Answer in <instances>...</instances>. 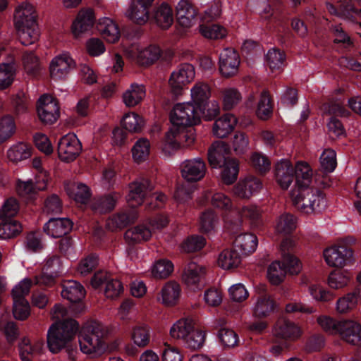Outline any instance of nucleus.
Returning a JSON list of instances; mask_svg holds the SVG:
<instances>
[{
    "label": "nucleus",
    "mask_w": 361,
    "mask_h": 361,
    "mask_svg": "<svg viewBox=\"0 0 361 361\" xmlns=\"http://www.w3.org/2000/svg\"><path fill=\"white\" fill-rule=\"evenodd\" d=\"M324 113L335 118L338 116L347 117L349 111L343 105L336 102H329L324 103L322 106Z\"/></svg>",
    "instance_id": "62"
},
{
    "label": "nucleus",
    "mask_w": 361,
    "mask_h": 361,
    "mask_svg": "<svg viewBox=\"0 0 361 361\" xmlns=\"http://www.w3.org/2000/svg\"><path fill=\"white\" fill-rule=\"evenodd\" d=\"M212 204L225 212H231L233 204L231 198L222 192H216L212 197Z\"/></svg>",
    "instance_id": "61"
},
{
    "label": "nucleus",
    "mask_w": 361,
    "mask_h": 361,
    "mask_svg": "<svg viewBox=\"0 0 361 361\" xmlns=\"http://www.w3.org/2000/svg\"><path fill=\"white\" fill-rule=\"evenodd\" d=\"M273 100L269 92L264 90L260 95L256 114L262 120L269 118L273 114Z\"/></svg>",
    "instance_id": "42"
},
{
    "label": "nucleus",
    "mask_w": 361,
    "mask_h": 361,
    "mask_svg": "<svg viewBox=\"0 0 361 361\" xmlns=\"http://www.w3.org/2000/svg\"><path fill=\"white\" fill-rule=\"evenodd\" d=\"M205 274V269L195 262L189 263L184 269L182 276L185 283L190 286L193 290L200 289L202 283L201 280Z\"/></svg>",
    "instance_id": "29"
},
{
    "label": "nucleus",
    "mask_w": 361,
    "mask_h": 361,
    "mask_svg": "<svg viewBox=\"0 0 361 361\" xmlns=\"http://www.w3.org/2000/svg\"><path fill=\"white\" fill-rule=\"evenodd\" d=\"M184 183L178 185L174 192V198L179 203H185L192 197V193L196 189L195 184Z\"/></svg>",
    "instance_id": "59"
},
{
    "label": "nucleus",
    "mask_w": 361,
    "mask_h": 361,
    "mask_svg": "<svg viewBox=\"0 0 361 361\" xmlns=\"http://www.w3.org/2000/svg\"><path fill=\"white\" fill-rule=\"evenodd\" d=\"M132 156L137 163H142L147 160L150 152V142L147 138H140L134 144L132 149Z\"/></svg>",
    "instance_id": "43"
},
{
    "label": "nucleus",
    "mask_w": 361,
    "mask_h": 361,
    "mask_svg": "<svg viewBox=\"0 0 361 361\" xmlns=\"http://www.w3.org/2000/svg\"><path fill=\"white\" fill-rule=\"evenodd\" d=\"M324 257L329 266L341 268L353 263L354 252L346 245L328 247L324 250Z\"/></svg>",
    "instance_id": "13"
},
{
    "label": "nucleus",
    "mask_w": 361,
    "mask_h": 361,
    "mask_svg": "<svg viewBox=\"0 0 361 361\" xmlns=\"http://www.w3.org/2000/svg\"><path fill=\"white\" fill-rule=\"evenodd\" d=\"M287 243V240H284L280 245L281 260L274 261L268 268L267 274L272 283L279 284L287 274L296 275L301 270L299 259L286 250Z\"/></svg>",
    "instance_id": "7"
},
{
    "label": "nucleus",
    "mask_w": 361,
    "mask_h": 361,
    "mask_svg": "<svg viewBox=\"0 0 361 361\" xmlns=\"http://www.w3.org/2000/svg\"><path fill=\"white\" fill-rule=\"evenodd\" d=\"M171 337L180 338L184 345L192 350L201 348L205 341L206 332L201 329H195L188 319L178 320L170 330Z\"/></svg>",
    "instance_id": "10"
},
{
    "label": "nucleus",
    "mask_w": 361,
    "mask_h": 361,
    "mask_svg": "<svg viewBox=\"0 0 361 361\" xmlns=\"http://www.w3.org/2000/svg\"><path fill=\"white\" fill-rule=\"evenodd\" d=\"M276 181L283 190H287L295 180L298 194L293 199L295 208L304 214L318 213L326 207L325 194L320 190L310 188L312 171L307 164L298 163L295 166L286 159H281L274 165Z\"/></svg>",
    "instance_id": "2"
},
{
    "label": "nucleus",
    "mask_w": 361,
    "mask_h": 361,
    "mask_svg": "<svg viewBox=\"0 0 361 361\" xmlns=\"http://www.w3.org/2000/svg\"><path fill=\"white\" fill-rule=\"evenodd\" d=\"M14 24L20 42L27 46L34 44L39 37L38 25L33 6L23 3L15 11Z\"/></svg>",
    "instance_id": "4"
},
{
    "label": "nucleus",
    "mask_w": 361,
    "mask_h": 361,
    "mask_svg": "<svg viewBox=\"0 0 361 361\" xmlns=\"http://www.w3.org/2000/svg\"><path fill=\"white\" fill-rule=\"evenodd\" d=\"M61 272L60 257L57 255H52L47 259L42 273L35 276V284L50 287L54 283L55 278Z\"/></svg>",
    "instance_id": "19"
},
{
    "label": "nucleus",
    "mask_w": 361,
    "mask_h": 361,
    "mask_svg": "<svg viewBox=\"0 0 361 361\" xmlns=\"http://www.w3.org/2000/svg\"><path fill=\"white\" fill-rule=\"evenodd\" d=\"M201 34L211 39H223L226 36L227 31L224 27L214 23H207L200 25Z\"/></svg>",
    "instance_id": "44"
},
{
    "label": "nucleus",
    "mask_w": 361,
    "mask_h": 361,
    "mask_svg": "<svg viewBox=\"0 0 361 361\" xmlns=\"http://www.w3.org/2000/svg\"><path fill=\"white\" fill-rule=\"evenodd\" d=\"M18 203L13 197L7 199L0 209V239L8 240L18 235L21 224L13 217L18 213Z\"/></svg>",
    "instance_id": "9"
},
{
    "label": "nucleus",
    "mask_w": 361,
    "mask_h": 361,
    "mask_svg": "<svg viewBox=\"0 0 361 361\" xmlns=\"http://www.w3.org/2000/svg\"><path fill=\"white\" fill-rule=\"evenodd\" d=\"M180 294V288L176 282L167 283L161 289V299L163 303L173 305L176 303Z\"/></svg>",
    "instance_id": "48"
},
{
    "label": "nucleus",
    "mask_w": 361,
    "mask_h": 361,
    "mask_svg": "<svg viewBox=\"0 0 361 361\" xmlns=\"http://www.w3.org/2000/svg\"><path fill=\"white\" fill-rule=\"evenodd\" d=\"M154 20L162 29H168L173 24L174 14L172 7L166 2L154 7L152 11H149V18Z\"/></svg>",
    "instance_id": "26"
},
{
    "label": "nucleus",
    "mask_w": 361,
    "mask_h": 361,
    "mask_svg": "<svg viewBox=\"0 0 361 361\" xmlns=\"http://www.w3.org/2000/svg\"><path fill=\"white\" fill-rule=\"evenodd\" d=\"M73 226L68 218H51L44 226V231L49 236L59 238L68 235Z\"/></svg>",
    "instance_id": "25"
},
{
    "label": "nucleus",
    "mask_w": 361,
    "mask_h": 361,
    "mask_svg": "<svg viewBox=\"0 0 361 361\" xmlns=\"http://www.w3.org/2000/svg\"><path fill=\"white\" fill-rule=\"evenodd\" d=\"M98 264V257L95 255H90L81 260L78 267V271L85 276L91 273Z\"/></svg>",
    "instance_id": "64"
},
{
    "label": "nucleus",
    "mask_w": 361,
    "mask_h": 361,
    "mask_svg": "<svg viewBox=\"0 0 361 361\" xmlns=\"http://www.w3.org/2000/svg\"><path fill=\"white\" fill-rule=\"evenodd\" d=\"M104 333L102 327L93 324L88 327L87 332L79 338L80 350L83 353L99 355L106 349V343L103 339Z\"/></svg>",
    "instance_id": "11"
},
{
    "label": "nucleus",
    "mask_w": 361,
    "mask_h": 361,
    "mask_svg": "<svg viewBox=\"0 0 361 361\" xmlns=\"http://www.w3.org/2000/svg\"><path fill=\"white\" fill-rule=\"evenodd\" d=\"M120 194L116 192L94 197L91 201L92 210L98 214L111 212L115 207Z\"/></svg>",
    "instance_id": "30"
},
{
    "label": "nucleus",
    "mask_w": 361,
    "mask_h": 361,
    "mask_svg": "<svg viewBox=\"0 0 361 361\" xmlns=\"http://www.w3.org/2000/svg\"><path fill=\"white\" fill-rule=\"evenodd\" d=\"M91 285L95 289H104L105 295L110 298L119 296L123 290L119 280L110 279L106 273L102 271L94 273L91 279Z\"/></svg>",
    "instance_id": "17"
},
{
    "label": "nucleus",
    "mask_w": 361,
    "mask_h": 361,
    "mask_svg": "<svg viewBox=\"0 0 361 361\" xmlns=\"http://www.w3.org/2000/svg\"><path fill=\"white\" fill-rule=\"evenodd\" d=\"M152 236L149 228L143 225H138L128 229L124 234V239L128 244L126 252L129 255L136 253L135 245L148 240Z\"/></svg>",
    "instance_id": "22"
},
{
    "label": "nucleus",
    "mask_w": 361,
    "mask_h": 361,
    "mask_svg": "<svg viewBox=\"0 0 361 361\" xmlns=\"http://www.w3.org/2000/svg\"><path fill=\"white\" fill-rule=\"evenodd\" d=\"M95 23V15L92 9H81L73 22L72 32L75 37H78L80 34L90 31Z\"/></svg>",
    "instance_id": "24"
},
{
    "label": "nucleus",
    "mask_w": 361,
    "mask_h": 361,
    "mask_svg": "<svg viewBox=\"0 0 361 361\" xmlns=\"http://www.w3.org/2000/svg\"><path fill=\"white\" fill-rule=\"evenodd\" d=\"M318 324L327 333L339 334L346 342L361 348V325L356 322L337 321L328 316H320Z\"/></svg>",
    "instance_id": "6"
},
{
    "label": "nucleus",
    "mask_w": 361,
    "mask_h": 361,
    "mask_svg": "<svg viewBox=\"0 0 361 361\" xmlns=\"http://www.w3.org/2000/svg\"><path fill=\"white\" fill-rule=\"evenodd\" d=\"M329 30L333 37V42L337 49L341 51H349L353 46L354 42L343 28L341 24H331Z\"/></svg>",
    "instance_id": "34"
},
{
    "label": "nucleus",
    "mask_w": 361,
    "mask_h": 361,
    "mask_svg": "<svg viewBox=\"0 0 361 361\" xmlns=\"http://www.w3.org/2000/svg\"><path fill=\"white\" fill-rule=\"evenodd\" d=\"M154 0H133L127 11L128 17L137 25H143L149 18V7Z\"/></svg>",
    "instance_id": "28"
},
{
    "label": "nucleus",
    "mask_w": 361,
    "mask_h": 361,
    "mask_svg": "<svg viewBox=\"0 0 361 361\" xmlns=\"http://www.w3.org/2000/svg\"><path fill=\"white\" fill-rule=\"evenodd\" d=\"M205 238L201 235H193L188 236L181 244L183 251L190 253L202 250L205 245Z\"/></svg>",
    "instance_id": "54"
},
{
    "label": "nucleus",
    "mask_w": 361,
    "mask_h": 361,
    "mask_svg": "<svg viewBox=\"0 0 361 361\" xmlns=\"http://www.w3.org/2000/svg\"><path fill=\"white\" fill-rule=\"evenodd\" d=\"M32 147L30 145L19 142L11 147L7 152L8 158L13 162L20 161L31 157Z\"/></svg>",
    "instance_id": "46"
},
{
    "label": "nucleus",
    "mask_w": 361,
    "mask_h": 361,
    "mask_svg": "<svg viewBox=\"0 0 361 361\" xmlns=\"http://www.w3.org/2000/svg\"><path fill=\"white\" fill-rule=\"evenodd\" d=\"M37 113L40 121L51 125L57 121L60 111L57 101L52 97L44 94L37 102Z\"/></svg>",
    "instance_id": "15"
},
{
    "label": "nucleus",
    "mask_w": 361,
    "mask_h": 361,
    "mask_svg": "<svg viewBox=\"0 0 361 361\" xmlns=\"http://www.w3.org/2000/svg\"><path fill=\"white\" fill-rule=\"evenodd\" d=\"M296 228L295 217L289 214L284 213L281 214L276 223V230L278 233L283 235L290 234Z\"/></svg>",
    "instance_id": "51"
},
{
    "label": "nucleus",
    "mask_w": 361,
    "mask_h": 361,
    "mask_svg": "<svg viewBox=\"0 0 361 361\" xmlns=\"http://www.w3.org/2000/svg\"><path fill=\"white\" fill-rule=\"evenodd\" d=\"M237 123L236 117L231 114H226L215 120L213 126V133L218 137L224 138L235 128Z\"/></svg>",
    "instance_id": "36"
},
{
    "label": "nucleus",
    "mask_w": 361,
    "mask_h": 361,
    "mask_svg": "<svg viewBox=\"0 0 361 361\" xmlns=\"http://www.w3.org/2000/svg\"><path fill=\"white\" fill-rule=\"evenodd\" d=\"M195 77V69L190 63H183L172 72L169 84L172 93L180 95L184 87L192 81Z\"/></svg>",
    "instance_id": "14"
},
{
    "label": "nucleus",
    "mask_w": 361,
    "mask_h": 361,
    "mask_svg": "<svg viewBox=\"0 0 361 361\" xmlns=\"http://www.w3.org/2000/svg\"><path fill=\"white\" fill-rule=\"evenodd\" d=\"M240 252L234 247L224 250L219 255L218 264L224 269H231L238 267L241 262Z\"/></svg>",
    "instance_id": "39"
},
{
    "label": "nucleus",
    "mask_w": 361,
    "mask_h": 361,
    "mask_svg": "<svg viewBox=\"0 0 361 361\" xmlns=\"http://www.w3.org/2000/svg\"><path fill=\"white\" fill-rule=\"evenodd\" d=\"M210 87L205 83H197L191 90L192 102L177 104L170 113L172 127L166 133L165 142L171 149L189 147L195 141V130L192 127L200 123L201 118L212 121L220 113L216 101L209 102Z\"/></svg>",
    "instance_id": "1"
},
{
    "label": "nucleus",
    "mask_w": 361,
    "mask_h": 361,
    "mask_svg": "<svg viewBox=\"0 0 361 361\" xmlns=\"http://www.w3.org/2000/svg\"><path fill=\"white\" fill-rule=\"evenodd\" d=\"M276 336L283 338L295 340L300 336V329L295 323L285 318H279L275 325Z\"/></svg>",
    "instance_id": "37"
},
{
    "label": "nucleus",
    "mask_w": 361,
    "mask_h": 361,
    "mask_svg": "<svg viewBox=\"0 0 361 361\" xmlns=\"http://www.w3.org/2000/svg\"><path fill=\"white\" fill-rule=\"evenodd\" d=\"M257 238L249 233L238 234L233 240V247L238 250L240 256L248 255L255 251L257 246Z\"/></svg>",
    "instance_id": "35"
},
{
    "label": "nucleus",
    "mask_w": 361,
    "mask_h": 361,
    "mask_svg": "<svg viewBox=\"0 0 361 361\" xmlns=\"http://www.w3.org/2000/svg\"><path fill=\"white\" fill-rule=\"evenodd\" d=\"M82 145L74 133H68L63 136L58 143V154L59 159L66 162L74 161L80 154Z\"/></svg>",
    "instance_id": "18"
},
{
    "label": "nucleus",
    "mask_w": 361,
    "mask_h": 361,
    "mask_svg": "<svg viewBox=\"0 0 361 361\" xmlns=\"http://www.w3.org/2000/svg\"><path fill=\"white\" fill-rule=\"evenodd\" d=\"M218 216L214 212L207 210L200 216V231L204 233H209L214 231Z\"/></svg>",
    "instance_id": "57"
},
{
    "label": "nucleus",
    "mask_w": 361,
    "mask_h": 361,
    "mask_svg": "<svg viewBox=\"0 0 361 361\" xmlns=\"http://www.w3.org/2000/svg\"><path fill=\"white\" fill-rule=\"evenodd\" d=\"M16 126L12 116H5L0 119V144L9 138L15 132Z\"/></svg>",
    "instance_id": "58"
},
{
    "label": "nucleus",
    "mask_w": 361,
    "mask_h": 361,
    "mask_svg": "<svg viewBox=\"0 0 361 361\" xmlns=\"http://www.w3.org/2000/svg\"><path fill=\"white\" fill-rule=\"evenodd\" d=\"M137 217V212L135 209L118 212L109 220L108 225L112 224L114 229H121L133 224Z\"/></svg>",
    "instance_id": "40"
},
{
    "label": "nucleus",
    "mask_w": 361,
    "mask_h": 361,
    "mask_svg": "<svg viewBox=\"0 0 361 361\" xmlns=\"http://www.w3.org/2000/svg\"><path fill=\"white\" fill-rule=\"evenodd\" d=\"M129 189L127 201L133 208L147 202L149 209H158L166 200V196L163 193H152L154 186L147 178H142L134 181L130 185Z\"/></svg>",
    "instance_id": "5"
},
{
    "label": "nucleus",
    "mask_w": 361,
    "mask_h": 361,
    "mask_svg": "<svg viewBox=\"0 0 361 361\" xmlns=\"http://www.w3.org/2000/svg\"><path fill=\"white\" fill-rule=\"evenodd\" d=\"M309 291L314 300L321 302H329L335 298L333 291L318 284L311 285L309 287Z\"/></svg>",
    "instance_id": "53"
},
{
    "label": "nucleus",
    "mask_w": 361,
    "mask_h": 361,
    "mask_svg": "<svg viewBox=\"0 0 361 361\" xmlns=\"http://www.w3.org/2000/svg\"><path fill=\"white\" fill-rule=\"evenodd\" d=\"M61 288V296L72 303L82 301L86 294L84 286L76 281H64Z\"/></svg>",
    "instance_id": "32"
},
{
    "label": "nucleus",
    "mask_w": 361,
    "mask_h": 361,
    "mask_svg": "<svg viewBox=\"0 0 361 361\" xmlns=\"http://www.w3.org/2000/svg\"><path fill=\"white\" fill-rule=\"evenodd\" d=\"M218 337L221 345L225 348H233L239 342L238 335L233 330L228 328L219 329Z\"/></svg>",
    "instance_id": "56"
},
{
    "label": "nucleus",
    "mask_w": 361,
    "mask_h": 361,
    "mask_svg": "<svg viewBox=\"0 0 361 361\" xmlns=\"http://www.w3.org/2000/svg\"><path fill=\"white\" fill-rule=\"evenodd\" d=\"M75 66V61L68 54H63L51 61L49 66L50 75L54 80L63 79Z\"/></svg>",
    "instance_id": "23"
},
{
    "label": "nucleus",
    "mask_w": 361,
    "mask_h": 361,
    "mask_svg": "<svg viewBox=\"0 0 361 361\" xmlns=\"http://www.w3.org/2000/svg\"><path fill=\"white\" fill-rule=\"evenodd\" d=\"M251 163L255 171L262 175L265 174L271 169L270 160L262 152L253 153L251 157Z\"/></svg>",
    "instance_id": "55"
},
{
    "label": "nucleus",
    "mask_w": 361,
    "mask_h": 361,
    "mask_svg": "<svg viewBox=\"0 0 361 361\" xmlns=\"http://www.w3.org/2000/svg\"><path fill=\"white\" fill-rule=\"evenodd\" d=\"M96 27L107 42L115 43L119 39V27L112 19L106 17L99 19Z\"/></svg>",
    "instance_id": "33"
},
{
    "label": "nucleus",
    "mask_w": 361,
    "mask_h": 361,
    "mask_svg": "<svg viewBox=\"0 0 361 361\" xmlns=\"http://www.w3.org/2000/svg\"><path fill=\"white\" fill-rule=\"evenodd\" d=\"M361 297V288L359 287L357 290L352 293H348L343 298L337 300V310L341 313H344L348 310L354 307L357 303L358 299Z\"/></svg>",
    "instance_id": "49"
},
{
    "label": "nucleus",
    "mask_w": 361,
    "mask_h": 361,
    "mask_svg": "<svg viewBox=\"0 0 361 361\" xmlns=\"http://www.w3.org/2000/svg\"><path fill=\"white\" fill-rule=\"evenodd\" d=\"M42 343H32L28 338H23L19 343V353L22 361H33L42 350Z\"/></svg>",
    "instance_id": "38"
},
{
    "label": "nucleus",
    "mask_w": 361,
    "mask_h": 361,
    "mask_svg": "<svg viewBox=\"0 0 361 361\" xmlns=\"http://www.w3.org/2000/svg\"><path fill=\"white\" fill-rule=\"evenodd\" d=\"M131 338L137 346L146 347L150 341L149 328L146 325L135 326L132 330Z\"/></svg>",
    "instance_id": "52"
},
{
    "label": "nucleus",
    "mask_w": 361,
    "mask_h": 361,
    "mask_svg": "<svg viewBox=\"0 0 361 361\" xmlns=\"http://www.w3.org/2000/svg\"><path fill=\"white\" fill-rule=\"evenodd\" d=\"M262 182L255 177H247L240 180L234 187L233 192L239 198L249 199L262 188Z\"/></svg>",
    "instance_id": "31"
},
{
    "label": "nucleus",
    "mask_w": 361,
    "mask_h": 361,
    "mask_svg": "<svg viewBox=\"0 0 361 361\" xmlns=\"http://www.w3.org/2000/svg\"><path fill=\"white\" fill-rule=\"evenodd\" d=\"M230 149L224 142H216L209 147L208 161L213 168H221V180L226 185L233 184L238 178L239 162L229 157Z\"/></svg>",
    "instance_id": "3"
},
{
    "label": "nucleus",
    "mask_w": 361,
    "mask_h": 361,
    "mask_svg": "<svg viewBox=\"0 0 361 361\" xmlns=\"http://www.w3.org/2000/svg\"><path fill=\"white\" fill-rule=\"evenodd\" d=\"M173 270V264L167 259L158 261L153 267L152 273L156 278L165 279L168 277Z\"/></svg>",
    "instance_id": "60"
},
{
    "label": "nucleus",
    "mask_w": 361,
    "mask_h": 361,
    "mask_svg": "<svg viewBox=\"0 0 361 361\" xmlns=\"http://www.w3.org/2000/svg\"><path fill=\"white\" fill-rule=\"evenodd\" d=\"M145 97V89L142 85L132 84L123 94V101L128 107H133Z\"/></svg>",
    "instance_id": "41"
},
{
    "label": "nucleus",
    "mask_w": 361,
    "mask_h": 361,
    "mask_svg": "<svg viewBox=\"0 0 361 361\" xmlns=\"http://www.w3.org/2000/svg\"><path fill=\"white\" fill-rule=\"evenodd\" d=\"M177 23L183 27H190L197 19V12L194 6L187 0H181L176 6Z\"/></svg>",
    "instance_id": "27"
},
{
    "label": "nucleus",
    "mask_w": 361,
    "mask_h": 361,
    "mask_svg": "<svg viewBox=\"0 0 361 361\" xmlns=\"http://www.w3.org/2000/svg\"><path fill=\"white\" fill-rule=\"evenodd\" d=\"M32 285V280L25 278L12 290L13 314L14 317L18 320H25L30 315V307L25 296L29 294Z\"/></svg>",
    "instance_id": "12"
},
{
    "label": "nucleus",
    "mask_w": 361,
    "mask_h": 361,
    "mask_svg": "<svg viewBox=\"0 0 361 361\" xmlns=\"http://www.w3.org/2000/svg\"><path fill=\"white\" fill-rule=\"evenodd\" d=\"M122 127L130 133L140 132L144 126L143 118L135 113L125 114L121 121Z\"/></svg>",
    "instance_id": "50"
},
{
    "label": "nucleus",
    "mask_w": 361,
    "mask_h": 361,
    "mask_svg": "<svg viewBox=\"0 0 361 361\" xmlns=\"http://www.w3.org/2000/svg\"><path fill=\"white\" fill-rule=\"evenodd\" d=\"M276 307V302L266 293L261 295L256 304L254 313L256 317H265L272 312Z\"/></svg>",
    "instance_id": "45"
},
{
    "label": "nucleus",
    "mask_w": 361,
    "mask_h": 361,
    "mask_svg": "<svg viewBox=\"0 0 361 361\" xmlns=\"http://www.w3.org/2000/svg\"><path fill=\"white\" fill-rule=\"evenodd\" d=\"M286 54L278 48L269 49L265 56V59L269 68L272 71L283 68L286 63Z\"/></svg>",
    "instance_id": "47"
},
{
    "label": "nucleus",
    "mask_w": 361,
    "mask_h": 361,
    "mask_svg": "<svg viewBox=\"0 0 361 361\" xmlns=\"http://www.w3.org/2000/svg\"><path fill=\"white\" fill-rule=\"evenodd\" d=\"M338 6L327 4L328 11L342 19L358 25L361 29V8H357L353 0H338Z\"/></svg>",
    "instance_id": "16"
},
{
    "label": "nucleus",
    "mask_w": 361,
    "mask_h": 361,
    "mask_svg": "<svg viewBox=\"0 0 361 361\" xmlns=\"http://www.w3.org/2000/svg\"><path fill=\"white\" fill-rule=\"evenodd\" d=\"M79 330L78 322L67 319L59 324H53L47 332V345L51 352L57 353L66 348Z\"/></svg>",
    "instance_id": "8"
},
{
    "label": "nucleus",
    "mask_w": 361,
    "mask_h": 361,
    "mask_svg": "<svg viewBox=\"0 0 361 361\" xmlns=\"http://www.w3.org/2000/svg\"><path fill=\"white\" fill-rule=\"evenodd\" d=\"M241 100V94L235 88L226 89L224 92L223 104L226 110L231 109Z\"/></svg>",
    "instance_id": "63"
},
{
    "label": "nucleus",
    "mask_w": 361,
    "mask_h": 361,
    "mask_svg": "<svg viewBox=\"0 0 361 361\" xmlns=\"http://www.w3.org/2000/svg\"><path fill=\"white\" fill-rule=\"evenodd\" d=\"M240 56L237 51L231 48L224 49L219 55V68L221 74L226 78L238 73L240 65Z\"/></svg>",
    "instance_id": "21"
},
{
    "label": "nucleus",
    "mask_w": 361,
    "mask_h": 361,
    "mask_svg": "<svg viewBox=\"0 0 361 361\" xmlns=\"http://www.w3.org/2000/svg\"><path fill=\"white\" fill-rule=\"evenodd\" d=\"M206 164L201 158L184 161L180 165L183 178L188 183L195 184L202 180L206 173Z\"/></svg>",
    "instance_id": "20"
}]
</instances>
